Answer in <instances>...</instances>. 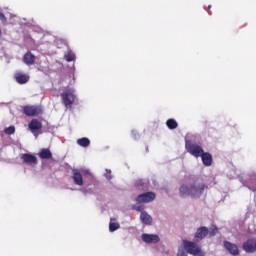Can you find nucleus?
<instances>
[{"label":"nucleus","mask_w":256,"mask_h":256,"mask_svg":"<svg viewBox=\"0 0 256 256\" xmlns=\"http://www.w3.org/2000/svg\"><path fill=\"white\" fill-rule=\"evenodd\" d=\"M206 189L207 185L203 183L191 182L189 184H182L179 188V192L181 197H192V199H199Z\"/></svg>","instance_id":"f257e3e1"},{"label":"nucleus","mask_w":256,"mask_h":256,"mask_svg":"<svg viewBox=\"0 0 256 256\" xmlns=\"http://www.w3.org/2000/svg\"><path fill=\"white\" fill-rule=\"evenodd\" d=\"M60 97L63 105L66 109H69L75 103V90L73 88H65L61 93Z\"/></svg>","instance_id":"f03ea898"},{"label":"nucleus","mask_w":256,"mask_h":256,"mask_svg":"<svg viewBox=\"0 0 256 256\" xmlns=\"http://www.w3.org/2000/svg\"><path fill=\"white\" fill-rule=\"evenodd\" d=\"M185 149L192 155L193 157H201L203 154V148L199 146L197 143H193L191 140L186 141L185 143Z\"/></svg>","instance_id":"7ed1b4c3"},{"label":"nucleus","mask_w":256,"mask_h":256,"mask_svg":"<svg viewBox=\"0 0 256 256\" xmlns=\"http://www.w3.org/2000/svg\"><path fill=\"white\" fill-rule=\"evenodd\" d=\"M183 245L185 251L190 255H197V253H201V246L197 245V242L183 240Z\"/></svg>","instance_id":"20e7f679"},{"label":"nucleus","mask_w":256,"mask_h":256,"mask_svg":"<svg viewBox=\"0 0 256 256\" xmlns=\"http://www.w3.org/2000/svg\"><path fill=\"white\" fill-rule=\"evenodd\" d=\"M155 193L154 192H146L139 194L136 198L135 201L136 203H151V201H155Z\"/></svg>","instance_id":"39448f33"},{"label":"nucleus","mask_w":256,"mask_h":256,"mask_svg":"<svg viewBox=\"0 0 256 256\" xmlns=\"http://www.w3.org/2000/svg\"><path fill=\"white\" fill-rule=\"evenodd\" d=\"M245 253H256V238H248L242 245Z\"/></svg>","instance_id":"423d86ee"},{"label":"nucleus","mask_w":256,"mask_h":256,"mask_svg":"<svg viewBox=\"0 0 256 256\" xmlns=\"http://www.w3.org/2000/svg\"><path fill=\"white\" fill-rule=\"evenodd\" d=\"M209 235V228L205 226H201L196 230L194 241L195 243H199L200 241H203Z\"/></svg>","instance_id":"0eeeda50"},{"label":"nucleus","mask_w":256,"mask_h":256,"mask_svg":"<svg viewBox=\"0 0 256 256\" xmlns=\"http://www.w3.org/2000/svg\"><path fill=\"white\" fill-rule=\"evenodd\" d=\"M23 113L27 117H35L41 113V108H39V106H24Z\"/></svg>","instance_id":"6e6552de"},{"label":"nucleus","mask_w":256,"mask_h":256,"mask_svg":"<svg viewBox=\"0 0 256 256\" xmlns=\"http://www.w3.org/2000/svg\"><path fill=\"white\" fill-rule=\"evenodd\" d=\"M28 128L31 133H36V131H41V129H43V123L39 119L34 118L28 124Z\"/></svg>","instance_id":"1a4fd4ad"},{"label":"nucleus","mask_w":256,"mask_h":256,"mask_svg":"<svg viewBox=\"0 0 256 256\" xmlns=\"http://www.w3.org/2000/svg\"><path fill=\"white\" fill-rule=\"evenodd\" d=\"M23 163L27 165H37V157L33 154L24 153L21 156Z\"/></svg>","instance_id":"9d476101"},{"label":"nucleus","mask_w":256,"mask_h":256,"mask_svg":"<svg viewBox=\"0 0 256 256\" xmlns=\"http://www.w3.org/2000/svg\"><path fill=\"white\" fill-rule=\"evenodd\" d=\"M224 247L229 251L230 255L237 256L239 255V247L236 244L229 241H224Z\"/></svg>","instance_id":"9b49d317"},{"label":"nucleus","mask_w":256,"mask_h":256,"mask_svg":"<svg viewBox=\"0 0 256 256\" xmlns=\"http://www.w3.org/2000/svg\"><path fill=\"white\" fill-rule=\"evenodd\" d=\"M202 163L205 167H211L213 165V155L209 152H202L200 155Z\"/></svg>","instance_id":"f8f14e48"},{"label":"nucleus","mask_w":256,"mask_h":256,"mask_svg":"<svg viewBox=\"0 0 256 256\" xmlns=\"http://www.w3.org/2000/svg\"><path fill=\"white\" fill-rule=\"evenodd\" d=\"M14 79L16 82L19 83V85H25V83H29V75L25 74V73H22V72H17L15 75H14Z\"/></svg>","instance_id":"ddd939ff"},{"label":"nucleus","mask_w":256,"mask_h":256,"mask_svg":"<svg viewBox=\"0 0 256 256\" xmlns=\"http://www.w3.org/2000/svg\"><path fill=\"white\" fill-rule=\"evenodd\" d=\"M142 241H144V243H159L161 239L157 234H142Z\"/></svg>","instance_id":"4468645a"},{"label":"nucleus","mask_w":256,"mask_h":256,"mask_svg":"<svg viewBox=\"0 0 256 256\" xmlns=\"http://www.w3.org/2000/svg\"><path fill=\"white\" fill-rule=\"evenodd\" d=\"M72 179L75 185H83V175H81V171L79 169L72 170Z\"/></svg>","instance_id":"2eb2a0df"},{"label":"nucleus","mask_w":256,"mask_h":256,"mask_svg":"<svg viewBox=\"0 0 256 256\" xmlns=\"http://www.w3.org/2000/svg\"><path fill=\"white\" fill-rule=\"evenodd\" d=\"M35 60L36 57L31 52H27L23 56V63H25V65H35Z\"/></svg>","instance_id":"dca6fc26"},{"label":"nucleus","mask_w":256,"mask_h":256,"mask_svg":"<svg viewBox=\"0 0 256 256\" xmlns=\"http://www.w3.org/2000/svg\"><path fill=\"white\" fill-rule=\"evenodd\" d=\"M38 156L40 157V159H52L53 153H51V150H49V148H42L38 153Z\"/></svg>","instance_id":"f3484780"},{"label":"nucleus","mask_w":256,"mask_h":256,"mask_svg":"<svg viewBox=\"0 0 256 256\" xmlns=\"http://www.w3.org/2000/svg\"><path fill=\"white\" fill-rule=\"evenodd\" d=\"M140 221H142L144 225H151V223H153V218L147 212H142L140 214Z\"/></svg>","instance_id":"a211bd4d"},{"label":"nucleus","mask_w":256,"mask_h":256,"mask_svg":"<svg viewBox=\"0 0 256 256\" xmlns=\"http://www.w3.org/2000/svg\"><path fill=\"white\" fill-rule=\"evenodd\" d=\"M77 144L80 147H89L91 145V140H89V138L83 137L77 140Z\"/></svg>","instance_id":"6ab92c4d"},{"label":"nucleus","mask_w":256,"mask_h":256,"mask_svg":"<svg viewBox=\"0 0 256 256\" xmlns=\"http://www.w3.org/2000/svg\"><path fill=\"white\" fill-rule=\"evenodd\" d=\"M166 126L168 127V129L173 130V129H177V127H179V124L175 119L170 118L166 121Z\"/></svg>","instance_id":"aec40b11"},{"label":"nucleus","mask_w":256,"mask_h":256,"mask_svg":"<svg viewBox=\"0 0 256 256\" xmlns=\"http://www.w3.org/2000/svg\"><path fill=\"white\" fill-rule=\"evenodd\" d=\"M218 231H219V229H217V226L212 225V226L210 227V229L208 230V235H209L210 237H215V235H217Z\"/></svg>","instance_id":"412c9836"},{"label":"nucleus","mask_w":256,"mask_h":256,"mask_svg":"<svg viewBox=\"0 0 256 256\" xmlns=\"http://www.w3.org/2000/svg\"><path fill=\"white\" fill-rule=\"evenodd\" d=\"M119 227H121V226L119 225V223L110 222V224H109V231H110L111 233H113V232L117 231V229H119Z\"/></svg>","instance_id":"4be33fe9"},{"label":"nucleus","mask_w":256,"mask_h":256,"mask_svg":"<svg viewBox=\"0 0 256 256\" xmlns=\"http://www.w3.org/2000/svg\"><path fill=\"white\" fill-rule=\"evenodd\" d=\"M132 209L134 211H138L139 213H145V211H144L145 207L143 205H141L140 203L133 205Z\"/></svg>","instance_id":"5701e85b"},{"label":"nucleus","mask_w":256,"mask_h":256,"mask_svg":"<svg viewBox=\"0 0 256 256\" xmlns=\"http://www.w3.org/2000/svg\"><path fill=\"white\" fill-rule=\"evenodd\" d=\"M64 58L68 63H71V61H75V54L72 52H68L67 54H65Z\"/></svg>","instance_id":"b1692460"},{"label":"nucleus","mask_w":256,"mask_h":256,"mask_svg":"<svg viewBox=\"0 0 256 256\" xmlns=\"http://www.w3.org/2000/svg\"><path fill=\"white\" fill-rule=\"evenodd\" d=\"M6 135H13L15 133V126H10L4 130Z\"/></svg>","instance_id":"393cba45"},{"label":"nucleus","mask_w":256,"mask_h":256,"mask_svg":"<svg viewBox=\"0 0 256 256\" xmlns=\"http://www.w3.org/2000/svg\"><path fill=\"white\" fill-rule=\"evenodd\" d=\"M0 21L3 25H7V17L5 14H3V12H0Z\"/></svg>","instance_id":"a878e982"},{"label":"nucleus","mask_w":256,"mask_h":256,"mask_svg":"<svg viewBox=\"0 0 256 256\" xmlns=\"http://www.w3.org/2000/svg\"><path fill=\"white\" fill-rule=\"evenodd\" d=\"M177 256H187V253H185L183 250H179Z\"/></svg>","instance_id":"bb28decb"},{"label":"nucleus","mask_w":256,"mask_h":256,"mask_svg":"<svg viewBox=\"0 0 256 256\" xmlns=\"http://www.w3.org/2000/svg\"><path fill=\"white\" fill-rule=\"evenodd\" d=\"M192 255H194V256H205V255H203V251L202 250H200V252H198L197 254H192Z\"/></svg>","instance_id":"cd10ccee"},{"label":"nucleus","mask_w":256,"mask_h":256,"mask_svg":"<svg viewBox=\"0 0 256 256\" xmlns=\"http://www.w3.org/2000/svg\"><path fill=\"white\" fill-rule=\"evenodd\" d=\"M110 221H115V218H111V220Z\"/></svg>","instance_id":"c85d7f7f"},{"label":"nucleus","mask_w":256,"mask_h":256,"mask_svg":"<svg viewBox=\"0 0 256 256\" xmlns=\"http://www.w3.org/2000/svg\"><path fill=\"white\" fill-rule=\"evenodd\" d=\"M1 35H2V31H1V29H0V37H1Z\"/></svg>","instance_id":"c756f323"}]
</instances>
